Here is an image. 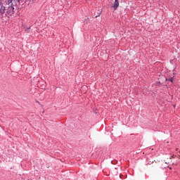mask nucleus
Returning a JSON list of instances; mask_svg holds the SVG:
<instances>
[{
  "mask_svg": "<svg viewBox=\"0 0 180 180\" xmlns=\"http://www.w3.org/2000/svg\"><path fill=\"white\" fill-rule=\"evenodd\" d=\"M6 6H8V3L0 0V19H2V18H4L5 12L8 13V8H6Z\"/></svg>",
  "mask_w": 180,
  "mask_h": 180,
  "instance_id": "nucleus-1",
  "label": "nucleus"
},
{
  "mask_svg": "<svg viewBox=\"0 0 180 180\" xmlns=\"http://www.w3.org/2000/svg\"><path fill=\"white\" fill-rule=\"evenodd\" d=\"M112 8H114L115 11H116V9H117V8H119V1L118 0H115Z\"/></svg>",
  "mask_w": 180,
  "mask_h": 180,
  "instance_id": "nucleus-2",
  "label": "nucleus"
},
{
  "mask_svg": "<svg viewBox=\"0 0 180 180\" xmlns=\"http://www.w3.org/2000/svg\"><path fill=\"white\" fill-rule=\"evenodd\" d=\"M166 81H169L170 82H174V79L172 77L169 79H166Z\"/></svg>",
  "mask_w": 180,
  "mask_h": 180,
  "instance_id": "nucleus-3",
  "label": "nucleus"
},
{
  "mask_svg": "<svg viewBox=\"0 0 180 180\" xmlns=\"http://www.w3.org/2000/svg\"><path fill=\"white\" fill-rule=\"evenodd\" d=\"M101 14L102 11H100L99 13H98L97 15L95 16V18H99V16H101Z\"/></svg>",
  "mask_w": 180,
  "mask_h": 180,
  "instance_id": "nucleus-4",
  "label": "nucleus"
},
{
  "mask_svg": "<svg viewBox=\"0 0 180 180\" xmlns=\"http://www.w3.org/2000/svg\"><path fill=\"white\" fill-rule=\"evenodd\" d=\"M29 30H30V27H29L28 28H27L25 30V32H27V33H29Z\"/></svg>",
  "mask_w": 180,
  "mask_h": 180,
  "instance_id": "nucleus-5",
  "label": "nucleus"
},
{
  "mask_svg": "<svg viewBox=\"0 0 180 180\" xmlns=\"http://www.w3.org/2000/svg\"><path fill=\"white\" fill-rule=\"evenodd\" d=\"M120 177L122 178V175H120Z\"/></svg>",
  "mask_w": 180,
  "mask_h": 180,
  "instance_id": "nucleus-6",
  "label": "nucleus"
}]
</instances>
